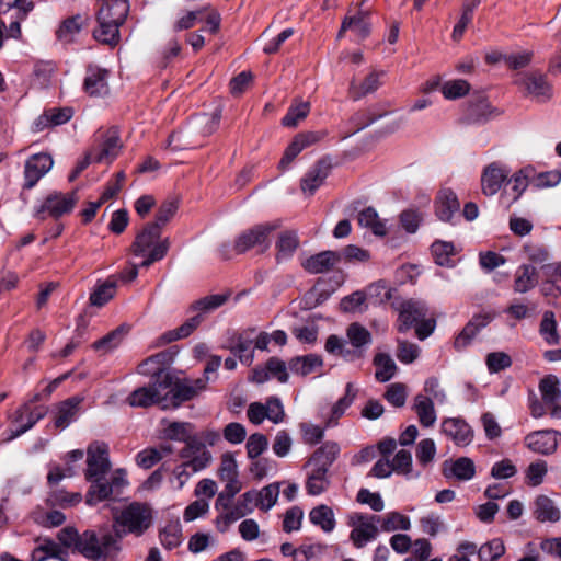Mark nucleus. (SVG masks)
Returning a JSON list of instances; mask_svg holds the SVG:
<instances>
[{"label": "nucleus", "mask_w": 561, "mask_h": 561, "mask_svg": "<svg viewBox=\"0 0 561 561\" xmlns=\"http://www.w3.org/2000/svg\"><path fill=\"white\" fill-rule=\"evenodd\" d=\"M390 462L393 467V472L410 478L412 472V455L409 450L400 449Z\"/></svg>", "instance_id": "obj_62"}, {"label": "nucleus", "mask_w": 561, "mask_h": 561, "mask_svg": "<svg viewBox=\"0 0 561 561\" xmlns=\"http://www.w3.org/2000/svg\"><path fill=\"white\" fill-rule=\"evenodd\" d=\"M485 364L490 374H497L513 364L512 357L504 352H492L486 355Z\"/></svg>", "instance_id": "obj_61"}, {"label": "nucleus", "mask_w": 561, "mask_h": 561, "mask_svg": "<svg viewBox=\"0 0 561 561\" xmlns=\"http://www.w3.org/2000/svg\"><path fill=\"white\" fill-rule=\"evenodd\" d=\"M385 75L383 70H373L369 72L357 87H353V101L360 100L376 92L382 85L381 78Z\"/></svg>", "instance_id": "obj_35"}, {"label": "nucleus", "mask_w": 561, "mask_h": 561, "mask_svg": "<svg viewBox=\"0 0 561 561\" xmlns=\"http://www.w3.org/2000/svg\"><path fill=\"white\" fill-rule=\"evenodd\" d=\"M503 111L491 104L489 98L482 92L469 94L462 104L458 123L463 126H483L497 118Z\"/></svg>", "instance_id": "obj_5"}, {"label": "nucleus", "mask_w": 561, "mask_h": 561, "mask_svg": "<svg viewBox=\"0 0 561 561\" xmlns=\"http://www.w3.org/2000/svg\"><path fill=\"white\" fill-rule=\"evenodd\" d=\"M535 175V169L531 165H527L522 168L520 170L513 173L511 176L508 175L506 180V187L501 193V199L511 196L510 202L507 203L506 208H510L514 203H516L524 192L527 190L529 184H533L531 178Z\"/></svg>", "instance_id": "obj_17"}, {"label": "nucleus", "mask_w": 561, "mask_h": 561, "mask_svg": "<svg viewBox=\"0 0 561 561\" xmlns=\"http://www.w3.org/2000/svg\"><path fill=\"white\" fill-rule=\"evenodd\" d=\"M267 446L268 440L265 435L260 433L252 434L245 445L247 455L251 459H256L267 449Z\"/></svg>", "instance_id": "obj_63"}, {"label": "nucleus", "mask_w": 561, "mask_h": 561, "mask_svg": "<svg viewBox=\"0 0 561 561\" xmlns=\"http://www.w3.org/2000/svg\"><path fill=\"white\" fill-rule=\"evenodd\" d=\"M383 398L394 408H402L407 401V387L401 382L388 386Z\"/></svg>", "instance_id": "obj_64"}, {"label": "nucleus", "mask_w": 561, "mask_h": 561, "mask_svg": "<svg viewBox=\"0 0 561 561\" xmlns=\"http://www.w3.org/2000/svg\"><path fill=\"white\" fill-rule=\"evenodd\" d=\"M442 432L459 447L468 446L473 440V430L462 417L444 419Z\"/></svg>", "instance_id": "obj_20"}, {"label": "nucleus", "mask_w": 561, "mask_h": 561, "mask_svg": "<svg viewBox=\"0 0 561 561\" xmlns=\"http://www.w3.org/2000/svg\"><path fill=\"white\" fill-rule=\"evenodd\" d=\"M561 442V432L552 428L538 430L524 437L525 446L533 453L550 456L558 449Z\"/></svg>", "instance_id": "obj_13"}, {"label": "nucleus", "mask_w": 561, "mask_h": 561, "mask_svg": "<svg viewBox=\"0 0 561 561\" xmlns=\"http://www.w3.org/2000/svg\"><path fill=\"white\" fill-rule=\"evenodd\" d=\"M127 334V329L124 327H119L112 332H110L107 335L102 337L101 340L93 343V348L95 351H100L104 354L110 353L117 348L121 343L123 342L124 337Z\"/></svg>", "instance_id": "obj_49"}, {"label": "nucleus", "mask_w": 561, "mask_h": 561, "mask_svg": "<svg viewBox=\"0 0 561 561\" xmlns=\"http://www.w3.org/2000/svg\"><path fill=\"white\" fill-rule=\"evenodd\" d=\"M515 83L523 89L526 96L537 103H546L552 98V85L548 82L546 75L538 70L519 72Z\"/></svg>", "instance_id": "obj_8"}, {"label": "nucleus", "mask_w": 561, "mask_h": 561, "mask_svg": "<svg viewBox=\"0 0 561 561\" xmlns=\"http://www.w3.org/2000/svg\"><path fill=\"white\" fill-rule=\"evenodd\" d=\"M259 500V510L267 512L277 502L279 496V484L271 483L261 490H256Z\"/></svg>", "instance_id": "obj_59"}, {"label": "nucleus", "mask_w": 561, "mask_h": 561, "mask_svg": "<svg viewBox=\"0 0 561 561\" xmlns=\"http://www.w3.org/2000/svg\"><path fill=\"white\" fill-rule=\"evenodd\" d=\"M309 520L325 534L332 533L336 525L333 510L324 504L318 505L309 512Z\"/></svg>", "instance_id": "obj_29"}, {"label": "nucleus", "mask_w": 561, "mask_h": 561, "mask_svg": "<svg viewBox=\"0 0 561 561\" xmlns=\"http://www.w3.org/2000/svg\"><path fill=\"white\" fill-rule=\"evenodd\" d=\"M321 357L310 354L302 357H296L290 360L289 367L295 374L307 376L317 371L322 366Z\"/></svg>", "instance_id": "obj_44"}, {"label": "nucleus", "mask_w": 561, "mask_h": 561, "mask_svg": "<svg viewBox=\"0 0 561 561\" xmlns=\"http://www.w3.org/2000/svg\"><path fill=\"white\" fill-rule=\"evenodd\" d=\"M179 208L176 198H168L160 206L156 215V221L149 225H157L160 230L175 216Z\"/></svg>", "instance_id": "obj_58"}, {"label": "nucleus", "mask_w": 561, "mask_h": 561, "mask_svg": "<svg viewBox=\"0 0 561 561\" xmlns=\"http://www.w3.org/2000/svg\"><path fill=\"white\" fill-rule=\"evenodd\" d=\"M160 541L169 550L182 542V528L179 522H170L160 530Z\"/></svg>", "instance_id": "obj_51"}, {"label": "nucleus", "mask_w": 561, "mask_h": 561, "mask_svg": "<svg viewBox=\"0 0 561 561\" xmlns=\"http://www.w3.org/2000/svg\"><path fill=\"white\" fill-rule=\"evenodd\" d=\"M373 364L376 367L375 378L379 382H387L393 378L397 373V365L388 353H377L374 356Z\"/></svg>", "instance_id": "obj_36"}, {"label": "nucleus", "mask_w": 561, "mask_h": 561, "mask_svg": "<svg viewBox=\"0 0 561 561\" xmlns=\"http://www.w3.org/2000/svg\"><path fill=\"white\" fill-rule=\"evenodd\" d=\"M442 473L446 479L455 478L459 481H469L476 476V466L471 458L459 457L454 461H444Z\"/></svg>", "instance_id": "obj_25"}, {"label": "nucleus", "mask_w": 561, "mask_h": 561, "mask_svg": "<svg viewBox=\"0 0 561 561\" xmlns=\"http://www.w3.org/2000/svg\"><path fill=\"white\" fill-rule=\"evenodd\" d=\"M364 1L359 4V8L355 14H353V38L358 39L367 38L371 33V14L368 10L363 9Z\"/></svg>", "instance_id": "obj_41"}, {"label": "nucleus", "mask_w": 561, "mask_h": 561, "mask_svg": "<svg viewBox=\"0 0 561 561\" xmlns=\"http://www.w3.org/2000/svg\"><path fill=\"white\" fill-rule=\"evenodd\" d=\"M276 229L277 225L272 222L254 226L238 237L234 247L239 252H245L256 245H264L266 248L270 244L271 234Z\"/></svg>", "instance_id": "obj_18"}, {"label": "nucleus", "mask_w": 561, "mask_h": 561, "mask_svg": "<svg viewBox=\"0 0 561 561\" xmlns=\"http://www.w3.org/2000/svg\"><path fill=\"white\" fill-rule=\"evenodd\" d=\"M548 472V465L547 461L542 459H538L531 463L526 469L525 477H526V483L529 486H538L540 485L545 477Z\"/></svg>", "instance_id": "obj_60"}, {"label": "nucleus", "mask_w": 561, "mask_h": 561, "mask_svg": "<svg viewBox=\"0 0 561 561\" xmlns=\"http://www.w3.org/2000/svg\"><path fill=\"white\" fill-rule=\"evenodd\" d=\"M337 453V445L328 443L317 449L309 459L306 489L310 495H320L328 489L330 483L328 469L335 460Z\"/></svg>", "instance_id": "obj_3"}, {"label": "nucleus", "mask_w": 561, "mask_h": 561, "mask_svg": "<svg viewBox=\"0 0 561 561\" xmlns=\"http://www.w3.org/2000/svg\"><path fill=\"white\" fill-rule=\"evenodd\" d=\"M25 412H27L26 423L19 425L16 427V430L12 431L10 436L7 438V442H10V440L19 437L20 435L24 434L25 432H27L30 428H32L34 426V424L38 420H41L44 416L43 413L34 414L33 412L30 411L28 405L25 404L21 409H19L16 412V417H15L16 423L22 422L23 415Z\"/></svg>", "instance_id": "obj_53"}, {"label": "nucleus", "mask_w": 561, "mask_h": 561, "mask_svg": "<svg viewBox=\"0 0 561 561\" xmlns=\"http://www.w3.org/2000/svg\"><path fill=\"white\" fill-rule=\"evenodd\" d=\"M538 283L537 271L531 264H522L515 273L514 290L527 293Z\"/></svg>", "instance_id": "obj_37"}, {"label": "nucleus", "mask_w": 561, "mask_h": 561, "mask_svg": "<svg viewBox=\"0 0 561 561\" xmlns=\"http://www.w3.org/2000/svg\"><path fill=\"white\" fill-rule=\"evenodd\" d=\"M77 202L76 192L66 194L55 192L49 194L43 204L35 209L34 216L43 220L45 218L44 213L47 211L51 217L59 218L71 213Z\"/></svg>", "instance_id": "obj_12"}, {"label": "nucleus", "mask_w": 561, "mask_h": 561, "mask_svg": "<svg viewBox=\"0 0 561 561\" xmlns=\"http://www.w3.org/2000/svg\"><path fill=\"white\" fill-rule=\"evenodd\" d=\"M533 516L539 523H557L561 513L549 496L540 494L534 501Z\"/></svg>", "instance_id": "obj_28"}, {"label": "nucleus", "mask_w": 561, "mask_h": 561, "mask_svg": "<svg viewBox=\"0 0 561 561\" xmlns=\"http://www.w3.org/2000/svg\"><path fill=\"white\" fill-rule=\"evenodd\" d=\"M111 469L108 447L104 443L94 442L87 449L85 479L105 477Z\"/></svg>", "instance_id": "obj_14"}, {"label": "nucleus", "mask_w": 561, "mask_h": 561, "mask_svg": "<svg viewBox=\"0 0 561 561\" xmlns=\"http://www.w3.org/2000/svg\"><path fill=\"white\" fill-rule=\"evenodd\" d=\"M128 12L127 0H106L96 15L99 26L93 31L94 38L102 44L117 45L119 27L125 23Z\"/></svg>", "instance_id": "obj_1"}, {"label": "nucleus", "mask_w": 561, "mask_h": 561, "mask_svg": "<svg viewBox=\"0 0 561 561\" xmlns=\"http://www.w3.org/2000/svg\"><path fill=\"white\" fill-rule=\"evenodd\" d=\"M342 259L341 253L334 251H323L307 257L302 267L311 274L325 273L336 266Z\"/></svg>", "instance_id": "obj_26"}, {"label": "nucleus", "mask_w": 561, "mask_h": 561, "mask_svg": "<svg viewBox=\"0 0 561 561\" xmlns=\"http://www.w3.org/2000/svg\"><path fill=\"white\" fill-rule=\"evenodd\" d=\"M435 215L444 222L456 225L460 219V203L451 188L438 192L434 202Z\"/></svg>", "instance_id": "obj_16"}, {"label": "nucleus", "mask_w": 561, "mask_h": 561, "mask_svg": "<svg viewBox=\"0 0 561 561\" xmlns=\"http://www.w3.org/2000/svg\"><path fill=\"white\" fill-rule=\"evenodd\" d=\"M470 83L463 79L446 81L442 87V93L446 100H458L469 94Z\"/></svg>", "instance_id": "obj_54"}, {"label": "nucleus", "mask_w": 561, "mask_h": 561, "mask_svg": "<svg viewBox=\"0 0 561 561\" xmlns=\"http://www.w3.org/2000/svg\"><path fill=\"white\" fill-rule=\"evenodd\" d=\"M539 391L546 404H553L561 396L559 380L554 375L545 376L539 382Z\"/></svg>", "instance_id": "obj_52"}, {"label": "nucleus", "mask_w": 561, "mask_h": 561, "mask_svg": "<svg viewBox=\"0 0 561 561\" xmlns=\"http://www.w3.org/2000/svg\"><path fill=\"white\" fill-rule=\"evenodd\" d=\"M53 158L47 153H36L25 162V187L32 188L53 168Z\"/></svg>", "instance_id": "obj_23"}, {"label": "nucleus", "mask_w": 561, "mask_h": 561, "mask_svg": "<svg viewBox=\"0 0 561 561\" xmlns=\"http://www.w3.org/2000/svg\"><path fill=\"white\" fill-rule=\"evenodd\" d=\"M431 253L437 265L445 267L455 266L453 256L456 255V250L453 242L435 240L431 245Z\"/></svg>", "instance_id": "obj_38"}, {"label": "nucleus", "mask_w": 561, "mask_h": 561, "mask_svg": "<svg viewBox=\"0 0 561 561\" xmlns=\"http://www.w3.org/2000/svg\"><path fill=\"white\" fill-rule=\"evenodd\" d=\"M228 297L229 296L226 294H215V295H209V296L203 297V298L194 301L191 305L190 310L193 312H197V314L187 319L179 328L167 332L163 335V337L165 339L167 342H173V341H178V340L187 337L203 322V319H204L203 314L211 312V311L218 309L219 307H221L224 304H226V301L228 300Z\"/></svg>", "instance_id": "obj_4"}, {"label": "nucleus", "mask_w": 561, "mask_h": 561, "mask_svg": "<svg viewBox=\"0 0 561 561\" xmlns=\"http://www.w3.org/2000/svg\"><path fill=\"white\" fill-rule=\"evenodd\" d=\"M171 453L172 448L167 445L160 446L159 448H146L137 454L136 462L141 468L150 469Z\"/></svg>", "instance_id": "obj_42"}, {"label": "nucleus", "mask_w": 561, "mask_h": 561, "mask_svg": "<svg viewBox=\"0 0 561 561\" xmlns=\"http://www.w3.org/2000/svg\"><path fill=\"white\" fill-rule=\"evenodd\" d=\"M182 458L187 459L184 463L193 473L205 469L211 461V454L204 444L195 439H188L185 448L181 453Z\"/></svg>", "instance_id": "obj_22"}, {"label": "nucleus", "mask_w": 561, "mask_h": 561, "mask_svg": "<svg viewBox=\"0 0 561 561\" xmlns=\"http://www.w3.org/2000/svg\"><path fill=\"white\" fill-rule=\"evenodd\" d=\"M299 245V239L295 231H284L279 234L276 242L277 248V260L289 259L297 250Z\"/></svg>", "instance_id": "obj_47"}, {"label": "nucleus", "mask_w": 561, "mask_h": 561, "mask_svg": "<svg viewBox=\"0 0 561 561\" xmlns=\"http://www.w3.org/2000/svg\"><path fill=\"white\" fill-rule=\"evenodd\" d=\"M493 320V317L488 312H480L472 316V318L461 329L462 333H467L474 340L479 333L486 328Z\"/></svg>", "instance_id": "obj_56"}, {"label": "nucleus", "mask_w": 561, "mask_h": 561, "mask_svg": "<svg viewBox=\"0 0 561 561\" xmlns=\"http://www.w3.org/2000/svg\"><path fill=\"white\" fill-rule=\"evenodd\" d=\"M380 515L353 513V546L363 548L368 542L375 540L380 529L377 527L379 524Z\"/></svg>", "instance_id": "obj_11"}, {"label": "nucleus", "mask_w": 561, "mask_h": 561, "mask_svg": "<svg viewBox=\"0 0 561 561\" xmlns=\"http://www.w3.org/2000/svg\"><path fill=\"white\" fill-rule=\"evenodd\" d=\"M329 159L318 161L301 179L300 187L304 194L311 196L320 187L331 171Z\"/></svg>", "instance_id": "obj_24"}, {"label": "nucleus", "mask_w": 561, "mask_h": 561, "mask_svg": "<svg viewBox=\"0 0 561 561\" xmlns=\"http://www.w3.org/2000/svg\"><path fill=\"white\" fill-rule=\"evenodd\" d=\"M357 222L363 228H368L376 237H385L387 228L380 220L377 210L369 206L360 210L357 215Z\"/></svg>", "instance_id": "obj_34"}, {"label": "nucleus", "mask_w": 561, "mask_h": 561, "mask_svg": "<svg viewBox=\"0 0 561 561\" xmlns=\"http://www.w3.org/2000/svg\"><path fill=\"white\" fill-rule=\"evenodd\" d=\"M505 552L504 542L500 538H494L478 549L479 561H496Z\"/></svg>", "instance_id": "obj_55"}, {"label": "nucleus", "mask_w": 561, "mask_h": 561, "mask_svg": "<svg viewBox=\"0 0 561 561\" xmlns=\"http://www.w3.org/2000/svg\"><path fill=\"white\" fill-rule=\"evenodd\" d=\"M255 508H259L256 490H250L238 499L237 503L228 512L227 517L231 520H237L251 514Z\"/></svg>", "instance_id": "obj_32"}, {"label": "nucleus", "mask_w": 561, "mask_h": 561, "mask_svg": "<svg viewBox=\"0 0 561 561\" xmlns=\"http://www.w3.org/2000/svg\"><path fill=\"white\" fill-rule=\"evenodd\" d=\"M309 112V102L296 100L295 103L289 107L287 114L283 117L282 124L285 127L295 128L308 116Z\"/></svg>", "instance_id": "obj_46"}, {"label": "nucleus", "mask_w": 561, "mask_h": 561, "mask_svg": "<svg viewBox=\"0 0 561 561\" xmlns=\"http://www.w3.org/2000/svg\"><path fill=\"white\" fill-rule=\"evenodd\" d=\"M511 170L503 163L494 161L488 164L481 174V188L485 196H493L506 183Z\"/></svg>", "instance_id": "obj_19"}, {"label": "nucleus", "mask_w": 561, "mask_h": 561, "mask_svg": "<svg viewBox=\"0 0 561 561\" xmlns=\"http://www.w3.org/2000/svg\"><path fill=\"white\" fill-rule=\"evenodd\" d=\"M206 381L204 379H196L194 381H183L172 385L170 379V387L164 391L162 399V409L178 408L181 403L188 401L196 397L201 391L205 390Z\"/></svg>", "instance_id": "obj_10"}, {"label": "nucleus", "mask_w": 561, "mask_h": 561, "mask_svg": "<svg viewBox=\"0 0 561 561\" xmlns=\"http://www.w3.org/2000/svg\"><path fill=\"white\" fill-rule=\"evenodd\" d=\"M78 550L90 559H98L102 557L100 537L94 531H85L82 536H80Z\"/></svg>", "instance_id": "obj_50"}, {"label": "nucleus", "mask_w": 561, "mask_h": 561, "mask_svg": "<svg viewBox=\"0 0 561 561\" xmlns=\"http://www.w3.org/2000/svg\"><path fill=\"white\" fill-rule=\"evenodd\" d=\"M327 133L324 130H309L297 134L293 141L287 146L284 151L283 158L279 161L278 168L286 170L289 168L295 158L306 148L320 142Z\"/></svg>", "instance_id": "obj_15"}, {"label": "nucleus", "mask_w": 561, "mask_h": 561, "mask_svg": "<svg viewBox=\"0 0 561 561\" xmlns=\"http://www.w3.org/2000/svg\"><path fill=\"white\" fill-rule=\"evenodd\" d=\"M168 387H170V375L160 373L156 382L133 391L128 396L127 402L134 408H148L156 403L162 407V399Z\"/></svg>", "instance_id": "obj_9"}, {"label": "nucleus", "mask_w": 561, "mask_h": 561, "mask_svg": "<svg viewBox=\"0 0 561 561\" xmlns=\"http://www.w3.org/2000/svg\"><path fill=\"white\" fill-rule=\"evenodd\" d=\"M84 90L91 96H104L108 93V71L99 67H89L84 79Z\"/></svg>", "instance_id": "obj_27"}, {"label": "nucleus", "mask_w": 561, "mask_h": 561, "mask_svg": "<svg viewBox=\"0 0 561 561\" xmlns=\"http://www.w3.org/2000/svg\"><path fill=\"white\" fill-rule=\"evenodd\" d=\"M365 290L368 296V304L373 306H378L386 301L391 304V301L397 297V289L388 287L387 282L383 279L371 283L365 288Z\"/></svg>", "instance_id": "obj_33"}, {"label": "nucleus", "mask_w": 561, "mask_h": 561, "mask_svg": "<svg viewBox=\"0 0 561 561\" xmlns=\"http://www.w3.org/2000/svg\"><path fill=\"white\" fill-rule=\"evenodd\" d=\"M152 510L144 503H131L125 507L116 517L115 525L123 527L124 533L136 536L142 535L152 525Z\"/></svg>", "instance_id": "obj_6"}, {"label": "nucleus", "mask_w": 561, "mask_h": 561, "mask_svg": "<svg viewBox=\"0 0 561 561\" xmlns=\"http://www.w3.org/2000/svg\"><path fill=\"white\" fill-rule=\"evenodd\" d=\"M539 334L548 345H558L560 343L558 324L553 311L547 310L543 312Z\"/></svg>", "instance_id": "obj_43"}, {"label": "nucleus", "mask_w": 561, "mask_h": 561, "mask_svg": "<svg viewBox=\"0 0 561 561\" xmlns=\"http://www.w3.org/2000/svg\"><path fill=\"white\" fill-rule=\"evenodd\" d=\"M55 73V67L51 62H38L34 68L32 88L45 90L51 85V79Z\"/></svg>", "instance_id": "obj_48"}, {"label": "nucleus", "mask_w": 561, "mask_h": 561, "mask_svg": "<svg viewBox=\"0 0 561 561\" xmlns=\"http://www.w3.org/2000/svg\"><path fill=\"white\" fill-rule=\"evenodd\" d=\"M116 293V282L107 279L106 282L98 285L90 294V305L94 307H103L112 300Z\"/></svg>", "instance_id": "obj_45"}, {"label": "nucleus", "mask_w": 561, "mask_h": 561, "mask_svg": "<svg viewBox=\"0 0 561 561\" xmlns=\"http://www.w3.org/2000/svg\"><path fill=\"white\" fill-rule=\"evenodd\" d=\"M380 530L383 533H392L398 529L409 530L411 528L410 517L401 514L400 512H388L379 519Z\"/></svg>", "instance_id": "obj_40"}, {"label": "nucleus", "mask_w": 561, "mask_h": 561, "mask_svg": "<svg viewBox=\"0 0 561 561\" xmlns=\"http://www.w3.org/2000/svg\"><path fill=\"white\" fill-rule=\"evenodd\" d=\"M493 320V317L488 312H480L472 316V318L461 329L462 333H467L474 340L479 333L486 328Z\"/></svg>", "instance_id": "obj_57"}, {"label": "nucleus", "mask_w": 561, "mask_h": 561, "mask_svg": "<svg viewBox=\"0 0 561 561\" xmlns=\"http://www.w3.org/2000/svg\"><path fill=\"white\" fill-rule=\"evenodd\" d=\"M82 399L80 397H72L61 402L56 412L55 426L58 428H66L76 419Z\"/></svg>", "instance_id": "obj_30"}, {"label": "nucleus", "mask_w": 561, "mask_h": 561, "mask_svg": "<svg viewBox=\"0 0 561 561\" xmlns=\"http://www.w3.org/2000/svg\"><path fill=\"white\" fill-rule=\"evenodd\" d=\"M391 308L398 311L397 329L400 333H407L419 320H423L428 312L426 302L414 298L402 299L396 297L391 301Z\"/></svg>", "instance_id": "obj_7"}, {"label": "nucleus", "mask_w": 561, "mask_h": 561, "mask_svg": "<svg viewBox=\"0 0 561 561\" xmlns=\"http://www.w3.org/2000/svg\"><path fill=\"white\" fill-rule=\"evenodd\" d=\"M121 148L118 131L111 128L103 134L99 147L91 150L90 153H92L94 162L111 163L118 156Z\"/></svg>", "instance_id": "obj_21"}, {"label": "nucleus", "mask_w": 561, "mask_h": 561, "mask_svg": "<svg viewBox=\"0 0 561 561\" xmlns=\"http://www.w3.org/2000/svg\"><path fill=\"white\" fill-rule=\"evenodd\" d=\"M413 410L417 414L419 422L423 427H431L436 422V412L432 398L416 394L414 398Z\"/></svg>", "instance_id": "obj_31"}, {"label": "nucleus", "mask_w": 561, "mask_h": 561, "mask_svg": "<svg viewBox=\"0 0 561 561\" xmlns=\"http://www.w3.org/2000/svg\"><path fill=\"white\" fill-rule=\"evenodd\" d=\"M91 482L90 489L87 493V503L89 505H95L108 499L113 494V486L105 480V477L96 479H87Z\"/></svg>", "instance_id": "obj_39"}, {"label": "nucleus", "mask_w": 561, "mask_h": 561, "mask_svg": "<svg viewBox=\"0 0 561 561\" xmlns=\"http://www.w3.org/2000/svg\"><path fill=\"white\" fill-rule=\"evenodd\" d=\"M170 239L162 238V230L157 225L147 224L136 236L130 247V252L137 257H142L141 267H149L154 262L161 261L168 253Z\"/></svg>", "instance_id": "obj_2"}]
</instances>
